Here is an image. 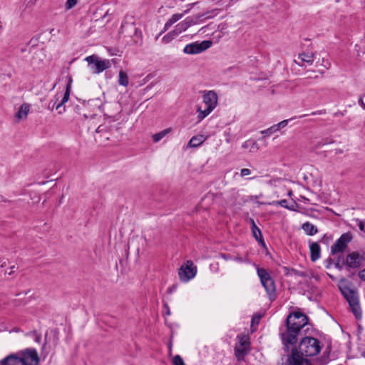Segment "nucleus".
<instances>
[{
	"label": "nucleus",
	"instance_id": "f257e3e1",
	"mask_svg": "<svg viewBox=\"0 0 365 365\" xmlns=\"http://www.w3.org/2000/svg\"><path fill=\"white\" fill-rule=\"evenodd\" d=\"M308 322L307 315L299 312H294L288 315L285 327L281 328L279 331L283 349H289L292 345L297 344L302 329L308 324Z\"/></svg>",
	"mask_w": 365,
	"mask_h": 365
},
{
	"label": "nucleus",
	"instance_id": "f03ea898",
	"mask_svg": "<svg viewBox=\"0 0 365 365\" xmlns=\"http://www.w3.org/2000/svg\"><path fill=\"white\" fill-rule=\"evenodd\" d=\"M5 362L11 365H38L40 359L35 349L28 348L17 354H12L4 358Z\"/></svg>",
	"mask_w": 365,
	"mask_h": 365
},
{
	"label": "nucleus",
	"instance_id": "7ed1b4c3",
	"mask_svg": "<svg viewBox=\"0 0 365 365\" xmlns=\"http://www.w3.org/2000/svg\"><path fill=\"white\" fill-rule=\"evenodd\" d=\"M344 298L348 302L351 310L357 319L361 318V310L359 305L357 292L348 287L340 288Z\"/></svg>",
	"mask_w": 365,
	"mask_h": 365
},
{
	"label": "nucleus",
	"instance_id": "20e7f679",
	"mask_svg": "<svg viewBox=\"0 0 365 365\" xmlns=\"http://www.w3.org/2000/svg\"><path fill=\"white\" fill-rule=\"evenodd\" d=\"M119 32L130 37L134 44H140L142 42V33L133 22H123Z\"/></svg>",
	"mask_w": 365,
	"mask_h": 365
},
{
	"label": "nucleus",
	"instance_id": "39448f33",
	"mask_svg": "<svg viewBox=\"0 0 365 365\" xmlns=\"http://www.w3.org/2000/svg\"><path fill=\"white\" fill-rule=\"evenodd\" d=\"M93 73H100L110 67V62L108 59H101L96 55L87 56L85 59Z\"/></svg>",
	"mask_w": 365,
	"mask_h": 365
},
{
	"label": "nucleus",
	"instance_id": "423d86ee",
	"mask_svg": "<svg viewBox=\"0 0 365 365\" xmlns=\"http://www.w3.org/2000/svg\"><path fill=\"white\" fill-rule=\"evenodd\" d=\"M257 274L259 277L260 278V281L264 289H266L267 294L269 295V298L271 301H273L274 297V280L269 276V273L264 269L262 268L257 269Z\"/></svg>",
	"mask_w": 365,
	"mask_h": 365
},
{
	"label": "nucleus",
	"instance_id": "0eeeda50",
	"mask_svg": "<svg viewBox=\"0 0 365 365\" xmlns=\"http://www.w3.org/2000/svg\"><path fill=\"white\" fill-rule=\"evenodd\" d=\"M196 273L197 268L193 266V262L191 260H187L178 271L179 277L182 282L190 280L196 275Z\"/></svg>",
	"mask_w": 365,
	"mask_h": 365
},
{
	"label": "nucleus",
	"instance_id": "6e6552de",
	"mask_svg": "<svg viewBox=\"0 0 365 365\" xmlns=\"http://www.w3.org/2000/svg\"><path fill=\"white\" fill-rule=\"evenodd\" d=\"M212 46L210 41H202L200 43L194 42L185 46L183 52L187 54H197L207 50Z\"/></svg>",
	"mask_w": 365,
	"mask_h": 365
},
{
	"label": "nucleus",
	"instance_id": "1a4fd4ad",
	"mask_svg": "<svg viewBox=\"0 0 365 365\" xmlns=\"http://www.w3.org/2000/svg\"><path fill=\"white\" fill-rule=\"evenodd\" d=\"M351 240V236L349 233L342 234L331 247L332 255L343 252Z\"/></svg>",
	"mask_w": 365,
	"mask_h": 365
},
{
	"label": "nucleus",
	"instance_id": "9d476101",
	"mask_svg": "<svg viewBox=\"0 0 365 365\" xmlns=\"http://www.w3.org/2000/svg\"><path fill=\"white\" fill-rule=\"evenodd\" d=\"M362 259L363 257L358 252H354L346 256L344 264H346L350 268L356 269L361 266Z\"/></svg>",
	"mask_w": 365,
	"mask_h": 365
},
{
	"label": "nucleus",
	"instance_id": "9b49d317",
	"mask_svg": "<svg viewBox=\"0 0 365 365\" xmlns=\"http://www.w3.org/2000/svg\"><path fill=\"white\" fill-rule=\"evenodd\" d=\"M72 78L71 76H68V82L66 84V91L63 95V97L61 101L56 106V109L58 110L59 114H61L65 111V106H63L65 103H66L69 100L71 90V84H72Z\"/></svg>",
	"mask_w": 365,
	"mask_h": 365
},
{
	"label": "nucleus",
	"instance_id": "f8f14e48",
	"mask_svg": "<svg viewBox=\"0 0 365 365\" xmlns=\"http://www.w3.org/2000/svg\"><path fill=\"white\" fill-rule=\"evenodd\" d=\"M203 102L207 107H211L214 109L217 104V95L214 91H208L203 92Z\"/></svg>",
	"mask_w": 365,
	"mask_h": 365
},
{
	"label": "nucleus",
	"instance_id": "ddd939ff",
	"mask_svg": "<svg viewBox=\"0 0 365 365\" xmlns=\"http://www.w3.org/2000/svg\"><path fill=\"white\" fill-rule=\"evenodd\" d=\"M294 61L300 66H305L306 63L311 65L314 62V54L312 53H301Z\"/></svg>",
	"mask_w": 365,
	"mask_h": 365
},
{
	"label": "nucleus",
	"instance_id": "4468645a",
	"mask_svg": "<svg viewBox=\"0 0 365 365\" xmlns=\"http://www.w3.org/2000/svg\"><path fill=\"white\" fill-rule=\"evenodd\" d=\"M251 228L253 237L256 239V240H257L259 242L261 246L265 250L267 255H270L267 250L266 244L262 238L261 230L259 229V227L256 225L255 223H253V226H252Z\"/></svg>",
	"mask_w": 365,
	"mask_h": 365
},
{
	"label": "nucleus",
	"instance_id": "2eb2a0df",
	"mask_svg": "<svg viewBox=\"0 0 365 365\" xmlns=\"http://www.w3.org/2000/svg\"><path fill=\"white\" fill-rule=\"evenodd\" d=\"M311 259L313 262L317 260L320 257V247L317 242H312L310 245Z\"/></svg>",
	"mask_w": 365,
	"mask_h": 365
},
{
	"label": "nucleus",
	"instance_id": "dca6fc26",
	"mask_svg": "<svg viewBox=\"0 0 365 365\" xmlns=\"http://www.w3.org/2000/svg\"><path fill=\"white\" fill-rule=\"evenodd\" d=\"M217 11V9H213L210 11L194 15L191 17L194 18V21H196V24H197L198 21H202V20H201V18H202V17H204L205 19H210V18L215 16L217 14V13H216Z\"/></svg>",
	"mask_w": 365,
	"mask_h": 365
},
{
	"label": "nucleus",
	"instance_id": "f3484780",
	"mask_svg": "<svg viewBox=\"0 0 365 365\" xmlns=\"http://www.w3.org/2000/svg\"><path fill=\"white\" fill-rule=\"evenodd\" d=\"M29 110V105L27 103H23L19 108L18 112L16 113L15 117L19 119L25 118L28 115Z\"/></svg>",
	"mask_w": 365,
	"mask_h": 365
},
{
	"label": "nucleus",
	"instance_id": "a211bd4d",
	"mask_svg": "<svg viewBox=\"0 0 365 365\" xmlns=\"http://www.w3.org/2000/svg\"><path fill=\"white\" fill-rule=\"evenodd\" d=\"M302 229L304 231L310 236H312L317 233V227L310 222H305L302 225Z\"/></svg>",
	"mask_w": 365,
	"mask_h": 365
},
{
	"label": "nucleus",
	"instance_id": "6ab92c4d",
	"mask_svg": "<svg viewBox=\"0 0 365 365\" xmlns=\"http://www.w3.org/2000/svg\"><path fill=\"white\" fill-rule=\"evenodd\" d=\"M205 140V138L202 135L193 136L189 141L188 145L192 148H197L200 145L203 141Z\"/></svg>",
	"mask_w": 365,
	"mask_h": 365
},
{
	"label": "nucleus",
	"instance_id": "aec40b11",
	"mask_svg": "<svg viewBox=\"0 0 365 365\" xmlns=\"http://www.w3.org/2000/svg\"><path fill=\"white\" fill-rule=\"evenodd\" d=\"M247 354V349L235 346V355L239 361L243 360L245 356Z\"/></svg>",
	"mask_w": 365,
	"mask_h": 365
},
{
	"label": "nucleus",
	"instance_id": "412c9836",
	"mask_svg": "<svg viewBox=\"0 0 365 365\" xmlns=\"http://www.w3.org/2000/svg\"><path fill=\"white\" fill-rule=\"evenodd\" d=\"M118 83L123 86H128L129 83L128 76L127 73L123 71H119Z\"/></svg>",
	"mask_w": 365,
	"mask_h": 365
},
{
	"label": "nucleus",
	"instance_id": "4be33fe9",
	"mask_svg": "<svg viewBox=\"0 0 365 365\" xmlns=\"http://www.w3.org/2000/svg\"><path fill=\"white\" fill-rule=\"evenodd\" d=\"M171 131V128H166L159 133H157L153 135V140L155 143L160 141L163 138H164L168 133Z\"/></svg>",
	"mask_w": 365,
	"mask_h": 365
},
{
	"label": "nucleus",
	"instance_id": "5701e85b",
	"mask_svg": "<svg viewBox=\"0 0 365 365\" xmlns=\"http://www.w3.org/2000/svg\"><path fill=\"white\" fill-rule=\"evenodd\" d=\"M188 28L187 23L184 20L175 26L174 33L178 36L180 33L187 30Z\"/></svg>",
	"mask_w": 365,
	"mask_h": 365
},
{
	"label": "nucleus",
	"instance_id": "b1692460",
	"mask_svg": "<svg viewBox=\"0 0 365 365\" xmlns=\"http://www.w3.org/2000/svg\"><path fill=\"white\" fill-rule=\"evenodd\" d=\"M213 110V109L211 108V107H207L205 110H200V108L198 109V115H197V118L199 119V120H201L202 119H204L206 116H207Z\"/></svg>",
	"mask_w": 365,
	"mask_h": 365
},
{
	"label": "nucleus",
	"instance_id": "393cba45",
	"mask_svg": "<svg viewBox=\"0 0 365 365\" xmlns=\"http://www.w3.org/2000/svg\"><path fill=\"white\" fill-rule=\"evenodd\" d=\"M239 338H240V341H239L240 346L248 349V347L250 346V341H249V337L247 336H240Z\"/></svg>",
	"mask_w": 365,
	"mask_h": 365
},
{
	"label": "nucleus",
	"instance_id": "a878e982",
	"mask_svg": "<svg viewBox=\"0 0 365 365\" xmlns=\"http://www.w3.org/2000/svg\"><path fill=\"white\" fill-rule=\"evenodd\" d=\"M262 314H255L252 317V321H251V329H252V332H253L255 331V329H253V327L255 326H257L259 324V321H260V319L262 318Z\"/></svg>",
	"mask_w": 365,
	"mask_h": 365
},
{
	"label": "nucleus",
	"instance_id": "bb28decb",
	"mask_svg": "<svg viewBox=\"0 0 365 365\" xmlns=\"http://www.w3.org/2000/svg\"><path fill=\"white\" fill-rule=\"evenodd\" d=\"M279 205H281L283 207L287 208L291 210H294V207L297 205L295 202H293L291 206L288 205V202L287 200H281L277 202Z\"/></svg>",
	"mask_w": 365,
	"mask_h": 365
},
{
	"label": "nucleus",
	"instance_id": "cd10ccee",
	"mask_svg": "<svg viewBox=\"0 0 365 365\" xmlns=\"http://www.w3.org/2000/svg\"><path fill=\"white\" fill-rule=\"evenodd\" d=\"M190 9H188L187 10H185L184 11L183 14H173L172 16V17L169 19L170 21V22H172L173 24H175V22H177L178 20H180L185 14H187L189 12Z\"/></svg>",
	"mask_w": 365,
	"mask_h": 365
},
{
	"label": "nucleus",
	"instance_id": "c85d7f7f",
	"mask_svg": "<svg viewBox=\"0 0 365 365\" xmlns=\"http://www.w3.org/2000/svg\"><path fill=\"white\" fill-rule=\"evenodd\" d=\"M178 35L174 33V30L167 34L163 38V41L165 43H169L170 41H172L175 37H176Z\"/></svg>",
	"mask_w": 365,
	"mask_h": 365
},
{
	"label": "nucleus",
	"instance_id": "c756f323",
	"mask_svg": "<svg viewBox=\"0 0 365 365\" xmlns=\"http://www.w3.org/2000/svg\"><path fill=\"white\" fill-rule=\"evenodd\" d=\"M173 365H185L180 355H176L173 357Z\"/></svg>",
	"mask_w": 365,
	"mask_h": 365
},
{
	"label": "nucleus",
	"instance_id": "7c9ffc66",
	"mask_svg": "<svg viewBox=\"0 0 365 365\" xmlns=\"http://www.w3.org/2000/svg\"><path fill=\"white\" fill-rule=\"evenodd\" d=\"M77 4V0H67L66 3V9H71Z\"/></svg>",
	"mask_w": 365,
	"mask_h": 365
},
{
	"label": "nucleus",
	"instance_id": "2f4dec72",
	"mask_svg": "<svg viewBox=\"0 0 365 365\" xmlns=\"http://www.w3.org/2000/svg\"><path fill=\"white\" fill-rule=\"evenodd\" d=\"M289 120H284L279 123L278 124L275 125V127H277V130H280L285 126L287 125Z\"/></svg>",
	"mask_w": 365,
	"mask_h": 365
},
{
	"label": "nucleus",
	"instance_id": "473e14b6",
	"mask_svg": "<svg viewBox=\"0 0 365 365\" xmlns=\"http://www.w3.org/2000/svg\"><path fill=\"white\" fill-rule=\"evenodd\" d=\"M355 221L357 223V225L359 226V228L361 231L365 232V222L362 220H360L359 219H356Z\"/></svg>",
	"mask_w": 365,
	"mask_h": 365
},
{
	"label": "nucleus",
	"instance_id": "72a5a7b5",
	"mask_svg": "<svg viewBox=\"0 0 365 365\" xmlns=\"http://www.w3.org/2000/svg\"><path fill=\"white\" fill-rule=\"evenodd\" d=\"M261 133L263 135L262 138H264L266 135H270L273 133V127H270L267 130H262Z\"/></svg>",
	"mask_w": 365,
	"mask_h": 365
},
{
	"label": "nucleus",
	"instance_id": "f704fd0d",
	"mask_svg": "<svg viewBox=\"0 0 365 365\" xmlns=\"http://www.w3.org/2000/svg\"><path fill=\"white\" fill-rule=\"evenodd\" d=\"M185 21L187 23L188 27L196 24V21H194V18H192L191 16L186 18Z\"/></svg>",
	"mask_w": 365,
	"mask_h": 365
},
{
	"label": "nucleus",
	"instance_id": "c9c22d12",
	"mask_svg": "<svg viewBox=\"0 0 365 365\" xmlns=\"http://www.w3.org/2000/svg\"><path fill=\"white\" fill-rule=\"evenodd\" d=\"M58 100V99L57 98H56L55 99L51 100L50 102L48 103V108L51 109V110H53V108H55L56 104Z\"/></svg>",
	"mask_w": 365,
	"mask_h": 365
},
{
	"label": "nucleus",
	"instance_id": "e433bc0d",
	"mask_svg": "<svg viewBox=\"0 0 365 365\" xmlns=\"http://www.w3.org/2000/svg\"><path fill=\"white\" fill-rule=\"evenodd\" d=\"M251 173L250 170L248 168H243L240 171V175L242 177L250 175Z\"/></svg>",
	"mask_w": 365,
	"mask_h": 365
},
{
	"label": "nucleus",
	"instance_id": "4c0bfd02",
	"mask_svg": "<svg viewBox=\"0 0 365 365\" xmlns=\"http://www.w3.org/2000/svg\"><path fill=\"white\" fill-rule=\"evenodd\" d=\"M294 273H295L296 275H298V276H300V277H307L308 276L307 272H304V271L294 270Z\"/></svg>",
	"mask_w": 365,
	"mask_h": 365
},
{
	"label": "nucleus",
	"instance_id": "58836bf2",
	"mask_svg": "<svg viewBox=\"0 0 365 365\" xmlns=\"http://www.w3.org/2000/svg\"><path fill=\"white\" fill-rule=\"evenodd\" d=\"M106 126L104 125H101L96 128V133H102L106 130Z\"/></svg>",
	"mask_w": 365,
	"mask_h": 365
},
{
	"label": "nucleus",
	"instance_id": "ea45409f",
	"mask_svg": "<svg viewBox=\"0 0 365 365\" xmlns=\"http://www.w3.org/2000/svg\"><path fill=\"white\" fill-rule=\"evenodd\" d=\"M359 277L361 280L365 281V268L359 272Z\"/></svg>",
	"mask_w": 365,
	"mask_h": 365
},
{
	"label": "nucleus",
	"instance_id": "a19ab883",
	"mask_svg": "<svg viewBox=\"0 0 365 365\" xmlns=\"http://www.w3.org/2000/svg\"><path fill=\"white\" fill-rule=\"evenodd\" d=\"M173 24L172 22H170V21L168 19L167 21V22L165 23V24L164 31L163 32H164L166 30H168Z\"/></svg>",
	"mask_w": 365,
	"mask_h": 365
},
{
	"label": "nucleus",
	"instance_id": "79ce46f5",
	"mask_svg": "<svg viewBox=\"0 0 365 365\" xmlns=\"http://www.w3.org/2000/svg\"><path fill=\"white\" fill-rule=\"evenodd\" d=\"M0 202H10L9 200L6 199L3 195H0Z\"/></svg>",
	"mask_w": 365,
	"mask_h": 365
},
{
	"label": "nucleus",
	"instance_id": "37998d69",
	"mask_svg": "<svg viewBox=\"0 0 365 365\" xmlns=\"http://www.w3.org/2000/svg\"><path fill=\"white\" fill-rule=\"evenodd\" d=\"M14 269H16V266L13 265L10 267L11 271L8 273L9 275H12L14 272Z\"/></svg>",
	"mask_w": 365,
	"mask_h": 365
},
{
	"label": "nucleus",
	"instance_id": "c03bdc74",
	"mask_svg": "<svg viewBox=\"0 0 365 365\" xmlns=\"http://www.w3.org/2000/svg\"><path fill=\"white\" fill-rule=\"evenodd\" d=\"M164 307L166 308L167 311H166V314L168 315H170V309H169V307L167 304H164Z\"/></svg>",
	"mask_w": 365,
	"mask_h": 365
},
{
	"label": "nucleus",
	"instance_id": "a18cd8bd",
	"mask_svg": "<svg viewBox=\"0 0 365 365\" xmlns=\"http://www.w3.org/2000/svg\"><path fill=\"white\" fill-rule=\"evenodd\" d=\"M359 103L365 109V103L363 102V100L361 98H359Z\"/></svg>",
	"mask_w": 365,
	"mask_h": 365
},
{
	"label": "nucleus",
	"instance_id": "49530a36",
	"mask_svg": "<svg viewBox=\"0 0 365 365\" xmlns=\"http://www.w3.org/2000/svg\"><path fill=\"white\" fill-rule=\"evenodd\" d=\"M0 365H11L9 362H5L4 359L0 361Z\"/></svg>",
	"mask_w": 365,
	"mask_h": 365
},
{
	"label": "nucleus",
	"instance_id": "de8ad7c7",
	"mask_svg": "<svg viewBox=\"0 0 365 365\" xmlns=\"http://www.w3.org/2000/svg\"><path fill=\"white\" fill-rule=\"evenodd\" d=\"M41 341V336L38 335L36 337V341L39 342Z\"/></svg>",
	"mask_w": 365,
	"mask_h": 365
},
{
	"label": "nucleus",
	"instance_id": "09e8293b",
	"mask_svg": "<svg viewBox=\"0 0 365 365\" xmlns=\"http://www.w3.org/2000/svg\"><path fill=\"white\" fill-rule=\"evenodd\" d=\"M292 195V190L291 189H289L287 190V195L291 196Z\"/></svg>",
	"mask_w": 365,
	"mask_h": 365
},
{
	"label": "nucleus",
	"instance_id": "8fccbe9b",
	"mask_svg": "<svg viewBox=\"0 0 365 365\" xmlns=\"http://www.w3.org/2000/svg\"><path fill=\"white\" fill-rule=\"evenodd\" d=\"M175 289V286H173V287H170L168 289V292L171 293L173 292V289Z\"/></svg>",
	"mask_w": 365,
	"mask_h": 365
},
{
	"label": "nucleus",
	"instance_id": "3c124183",
	"mask_svg": "<svg viewBox=\"0 0 365 365\" xmlns=\"http://www.w3.org/2000/svg\"><path fill=\"white\" fill-rule=\"evenodd\" d=\"M335 266L339 269H341V266L340 265L339 262L336 263Z\"/></svg>",
	"mask_w": 365,
	"mask_h": 365
},
{
	"label": "nucleus",
	"instance_id": "603ef678",
	"mask_svg": "<svg viewBox=\"0 0 365 365\" xmlns=\"http://www.w3.org/2000/svg\"><path fill=\"white\" fill-rule=\"evenodd\" d=\"M6 265V262L4 261L2 262V264H1V267H4Z\"/></svg>",
	"mask_w": 365,
	"mask_h": 365
},
{
	"label": "nucleus",
	"instance_id": "864d4df0",
	"mask_svg": "<svg viewBox=\"0 0 365 365\" xmlns=\"http://www.w3.org/2000/svg\"><path fill=\"white\" fill-rule=\"evenodd\" d=\"M250 222L252 226H253V223H255L254 220L252 218L250 219Z\"/></svg>",
	"mask_w": 365,
	"mask_h": 365
},
{
	"label": "nucleus",
	"instance_id": "5fc2aeb1",
	"mask_svg": "<svg viewBox=\"0 0 365 365\" xmlns=\"http://www.w3.org/2000/svg\"><path fill=\"white\" fill-rule=\"evenodd\" d=\"M317 113H318V114H322V111H321V110H320V111H318V112H314V113H312V115H316V114H317Z\"/></svg>",
	"mask_w": 365,
	"mask_h": 365
},
{
	"label": "nucleus",
	"instance_id": "6e6d98bb",
	"mask_svg": "<svg viewBox=\"0 0 365 365\" xmlns=\"http://www.w3.org/2000/svg\"><path fill=\"white\" fill-rule=\"evenodd\" d=\"M283 182V180H278V182H279V183H281V182Z\"/></svg>",
	"mask_w": 365,
	"mask_h": 365
},
{
	"label": "nucleus",
	"instance_id": "4d7b16f0",
	"mask_svg": "<svg viewBox=\"0 0 365 365\" xmlns=\"http://www.w3.org/2000/svg\"><path fill=\"white\" fill-rule=\"evenodd\" d=\"M361 1H362L363 4L365 6V0H361Z\"/></svg>",
	"mask_w": 365,
	"mask_h": 365
},
{
	"label": "nucleus",
	"instance_id": "13d9d810",
	"mask_svg": "<svg viewBox=\"0 0 365 365\" xmlns=\"http://www.w3.org/2000/svg\"><path fill=\"white\" fill-rule=\"evenodd\" d=\"M195 4H196V3H194V4H190V6H194Z\"/></svg>",
	"mask_w": 365,
	"mask_h": 365
},
{
	"label": "nucleus",
	"instance_id": "bf43d9fd",
	"mask_svg": "<svg viewBox=\"0 0 365 365\" xmlns=\"http://www.w3.org/2000/svg\"><path fill=\"white\" fill-rule=\"evenodd\" d=\"M53 29H51V33H53Z\"/></svg>",
	"mask_w": 365,
	"mask_h": 365
},
{
	"label": "nucleus",
	"instance_id": "052dcab7",
	"mask_svg": "<svg viewBox=\"0 0 365 365\" xmlns=\"http://www.w3.org/2000/svg\"><path fill=\"white\" fill-rule=\"evenodd\" d=\"M53 29H51V33H53Z\"/></svg>",
	"mask_w": 365,
	"mask_h": 365
},
{
	"label": "nucleus",
	"instance_id": "680f3d73",
	"mask_svg": "<svg viewBox=\"0 0 365 365\" xmlns=\"http://www.w3.org/2000/svg\"><path fill=\"white\" fill-rule=\"evenodd\" d=\"M2 331V330H1V329H0V331Z\"/></svg>",
	"mask_w": 365,
	"mask_h": 365
},
{
	"label": "nucleus",
	"instance_id": "e2e57ef3",
	"mask_svg": "<svg viewBox=\"0 0 365 365\" xmlns=\"http://www.w3.org/2000/svg\"><path fill=\"white\" fill-rule=\"evenodd\" d=\"M1 260V259L0 258V261Z\"/></svg>",
	"mask_w": 365,
	"mask_h": 365
}]
</instances>
